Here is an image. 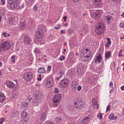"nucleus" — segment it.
I'll list each match as a JSON object with an SVG mask.
<instances>
[{"instance_id":"f257e3e1","label":"nucleus","mask_w":124,"mask_h":124,"mask_svg":"<svg viewBox=\"0 0 124 124\" xmlns=\"http://www.w3.org/2000/svg\"><path fill=\"white\" fill-rule=\"evenodd\" d=\"M85 51L88 52H84L85 49H82L81 54L82 60L84 62H87L90 59L92 56H91V50L89 49L86 48Z\"/></svg>"},{"instance_id":"f03ea898","label":"nucleus","mask_w":124,"mask_h":124,"mask_svg":"<svg viewBox=\"0 0 124 124\" xmlns=\"http://www.w3.org/2000/svg\"><path fill=\"white\" fill-rule=\"evenodd\" d=\"M10 44L9 42L5 41L1 43L0 46V50L1 51L5 52L8 50L10 47Z\"/></svg>"},{"instance_id":"7ed1b4c3","label":"nucleus","mask_w":124,"mask_h":124,"mask_svg":"<svg viewBox=\"0 0 124 124\" xmlns=\"http://www.w3.org/2000/svg\"><path fill=\"white\" fill-rule=\"evenodd\" d=\"M105 29L104 25L101 23H99L95 29V31L98 35H99L102 33Z\"/></svg>"},{"instance_id":"20e7f679","label":"nucleus","mask_w":124,"mask_h":124,"mask_svg":"<svg viewBox=\"0 0 124 124\" xmlns=\"http://www.w3.org/2000/svg\"><path fill=\"white\" fill-rule=\"evenodd\" d=\"M61 99V94L55 95L53 99V105L54 106L59 105Z\"/></svg>"},{"instance_id":"39448f33","label":"nucleus","mask_w":124,"mask_h":124,"mask_svg":"<svg viewBox=\"0 0 124 124\" xmlns=\"http://www.w3.org/2000/svg\"><path fill=\"white\" fill-rule=\"evenodd\" d=\"M33 77V74L31 72H27L23 76V78L26 81L31 80Z\"/></svg>"},{"instance_id":"423d86ee","label":"nucleus","mask_w":124,"mask_h":124,"mask_svg":"<svg viewBox=\"0 0 124 124\" xmlns=\"http://www.w3.org/2000/svg\"><path fill=\"white\" fill-rule=\"evenodd\" d=\"M95 11L94 10L91 11H90V13L92 17L96 19L100 17L101 13L99 11L95 12Z\"/></svg>"},{"instance_id":"0eeeda50","label":"nucleus","mask_w":124,"mask_h":124,"mask_svg":"<svg viewBox=\"0 0 124 124\" xmlns=\"http://www.w3.org/2000/svg\"><path fill=\"white\" fill-rule=\"evenodd\" d=\"M6 85L8 87L10 88H15V89L17 85V83L16 82H15V83H14L10 81H7L6 83Z\"/></svg>"},{"instance_id":"6e6552de","label":"nucleus","mask_w":124,"mask_h":124,"mask_svg":"<svg viewBox=\"0 0 124 124\" xmlns=\"http://www.w3.org/2000/svg\"><path fill=\"white\" fill-rule=\"evenodd\" d=\"M28 100L30 102L33 103L34 105H36L38 103L39 101H38L37 98L34 96L33 94V96L31 98H28Z\"/></svg>"},{"instance_id":"1a4fd4ad","label":"nucleus","mask_w":124,"mask_h":124,"mask_svg":"<svg viewBox=\"0 0 124 124\" xmlns=\"http://www.w3.org/2000/svg\"><path fill=\"white\" fill-rule=\"evenodd\" d=\"M33 94L37 98L38 101H42L43 98V95L41 92L38 91L36 92V94L34 93Z\"/></svg>"},{"instance_id":"9d476101","label":"nucleus","mask_w":124,"mask_h":124,"mask_svg":"<svg viewBox=\"0 0 124 124\" xmlns=\"http://www.w3.org/2000/svg\"><path fill=\"white\" fill-rule=\"evenodd\" d=\"M68 84V80L66 79L62 80L61 82L60 86L62 88L67 87Z\"/></svg>"},{"instance_id":"9b49d317","label":"nucleus","mask_w":124,"mask_h":124,"mask_svg":"<svg viewBox=\"0 0 124 124\" xmlns=\"http://www.w3.org/2000/svg\"><path fill=\"white\" fill-rule=\"evenodd\" d=\"M102 57L101 54H99L95 56L93 60L94 62L96 63H100L101 61Z\"/></svg>"},{"instance_id":"f8f14e48","label":"nucleus","mask_w":124,"mask_h":124,"mask_svg":"<svg viewBox=\"0 0 124 124\" xmlns=\"http://www.w3.org/2000/svg\"><path fill=\"white\" fill-rule=\"evenodd\" d=\"M22 118L23 119L22 121L27 122L29 119L28 114L24 111L22 112L21 114Z\"/></svg>"},{"instance_id":"ddd939ff","label":"nucleus","mask_w":124,"mask_h":124,"mask_svg":"<svg viewBox=\"0 0 124 124\" xmlns=\"http://www.w3.org/2000/svg\"><path fill=\"white\" fill-rule=\"evenodd\" d=\"M23 41L24 43L29 44H30L31 41L30 37L28 35H23Z\"/></svg>"},{"instance_id":"4468645a","label":"nucleus","mask_w":124,"mask_h":124,"mask_svg":"<svg viewBox=\"0 0 124 124\" xmlns=\"http://www.w3.org/2000/svg\"><path fill=\"white\" fill-rule=\"evenodd\" d=\"M43 37L36 36V40L37 44L39 45L44 43V41L43 40Z\"/></svg>"},{"instance_id":"2eb2a0df","label":"nucleus","mask_w":124,"mask_h":124,"mask_svg":"<svg viewBox=\"0 0 124 124\" xmlns=\"http://www.w3.org/2000/svg\"><path fill=\"white\" fill-rule=\"evenodd\" d=\"M74 104L75 107L78 109H80L83 107V105L82 103L78 101L77 102H74Z\"/></svg>"},{"instance_id":"dca6fc26","label":"nucleus","mask_w":124,"mask_h":124,"mask_svg":"<svg viewBox=\"0 0 124 124\" xmlns=\"http://www.w3.org/2000/svg\"><path fill=\"white\" fill-rule=\"evenodd\" d=\"M43 31L41 29H38L36 31V36H43Z\"/></svg>"},{"instance_id":"f3484780","label":"nucleus","mask_w":124,"mask_h":124,"mask_svg":"<svg viewBox=\"0 0 124 124\" xmlns=\"http://www.w3.org/2000/svg\"><path fill=\"white\" fill-rule=\"evenodd\" d=\"M5 99V97L4 94L0 92V102H3Z\"/></svg>"},{"instance_id":"a211bd4d","label":"nucleus","mask_w":124,"mask_h":124,"mask_svg":"<svg viewBox=\"0 0 124 124\" xmlns=\"http://www.w3.org/2000/svg\"><path fill=\"white\" fill-rule=\"evenodd\" d=\"M111 56V54L110 51H107L105 53V58H109Z\"/></svg>"},{"instance_id":"6ab92c4d","label":"nucleus","mask_w":124,"mask_h":124,"mask_svg":"<svg viewBox=\"0 0 124 124\" xmlns=\"http://www.w3.org/2000/svg\"><path fill=\"white\" fill-rule=\"evenodd\" d=\"M28 103L27 101L23 102L21 103L22 107L24 109H26L28 107Z\"/></svg>"},{"instance_id":"aec40b11","label":"nucleus","mask_w":124,"mask_h":124,"mask_svg":"<svg viewBox=\"0 0 124 124\" xmlns=\"http://www.w3.org/2000/svg\"><path fill=\"white\" fill-rule=\"evenodd\" d=\"M89 118L88 117H86L85 118L83 119L81 121V124H87L88 123Z\"/></svg>"},{"instance_id":"412c9836","label":"nucleus","mask_w":124,"mask_h":124,"mask_svg":"<svg viewBox=\"0 0 124 124\" xmlns=\"http://www.w3.org/2000/svg\"><path fill=\"white\" fill-rule=\"evenodd\" d=\"M52 79L50 78H49L46 81V84L47 85H49L50 86L49 87H51L52 86Z\"/></svg>"},{"instance_id":"4be33fe9","label":"nucleus","mask_w":124,"mask_h":124,"mask_svg":"<svg viewBox=\"0 0 124 124\" xmlns=\"http://www.w3.org/2000/svg\"><path fill=\"white\" fill-rule=\"evenodd\" d=\"M38 72L39 73H43L46 72V71L44 68L41 67L39 69Z\"/></svg>"},{"instance_id":"5701e85b","label":"nucleus","mask_w":124,"mask_h":124,"mask_svg":"<svg viewBox=\"0 0 124 124\" xmlns=\"http://www.w3.org/2000/svg\"><path fill=\"white\" fill-rule=\"evenodd\" d=\"M14 8H15L18 9V7L20 4V3L18 2L17 1H15L14 2ZM13 7H14V6Z\"/></svg>"},{"instance_id":"b1692460","label":"nucleus","mask_w":124,"mask_h":124,"mask_svg":"<svg viewBox=\"0 0 124 124\" xmlns=\"http://www.w3.org/2000/svg\"><path fill=\"white\" fill-rule=\"evenodd\" d=\"M93 1L94 4L98 6L101 4L100 0H93Z\"/></svg>"},{"instance_id":"393cba45","label":"nucleus","mask_w":124,"mask_h":124,"mask_svg":"<svg viewBox=\"0 0 124 124\" xmlns=\"http://www.w3.org/2000/svg\"><path fill=\"white\" fill-rule=\"evenodd\" d=\"M8 3L9 4V5L10 6V8L12 9L15 8H14L13 7L14 6V2H13L12 1H10L9 0L8 1Z\"/></svg>"},{"instance_id":"a878e982","label":"nucleus","mask_w":124,"mask_h":124,"mask_svg":"<svg viewBox=\"0 0 124 124\" xmlns=\"http://www.w3.org/2000/svg\"><path fill=\"white\" fill-rule=\"evenodd\" d=\"M113 19V17L110 16H107L105 18V19L107 21V23L110 20Z\"/></svg>"},{"instance_id":"bb28decb","label":"nucleus","mask_w":124,"mask_h":124,"mask_svg":"<svg viewBox=\"0 0 124 124\" xmlns=\"http://www.w3.org/2000/svg\"><path fill=\"white\" fill-rule=\"evenodd\" d=\"M109 118L111 119L115 120L117 119V116H116L115 117H114V114H110L109 115Z\"/></svg>"},{"instance_id":"cd10ccee","label":"nucleus","mask_w":124,"mask_h":124,"mask_svg":"<svg viewBox=\"0 0 124 124\" xmlns=\"http://www.w3.org/2000/svg\"><path fill=\"white\" fill-rule=\"evenodd\" d=\"M46 116L45 115H41L40 116V119L42 121H44L46 119Z\"/></svg>"},{"instance_id":"c85d7f7f","label":"nucleus","mask_w":124,"mask_h":124,"mask_svg":"<svg viewBox=\"0 0 124 124\" xmlns=\"http://www.w3.org/2000/svg\"><path fill=\"white\" fill-rule=\"evenodd\" d=\"M78 84L77 83L76 81H74L72 82L71 84V86L75 88V89L76 87Z\"/></svg>"},{"instance_id":"c756f323","label":"nucleus","mask_w":124,"mask_h":124,"mask_svg":"<svg viewBox=\"0 0 124 124\" xmlns=\"http://www.w3.org/2000/svg\"><path fill=\"white\" fill-rule=\"evenodd\" d=\"M62 119L61 117H56L55 118V120L56 122L57 123H59L60 121Z\"/></svg>"},{"instance_id":"7c9ffc66","label":"nucleus","mask_w":124,"mask_h":124,"mask_svg":"<svg viewBox=\"0 0 124 124\" xmlns=\"http://www.w3.org/2000/svg\"><path fill=\"white\" fill-rule=\"evenodd\" d=\"M34 51L35 53H37L38 54H39L40 53V50L38 48H36L34 49Z\"/></svg>"},{"instance_id":"2f4dec72","label":"nucleus","mask_w":124,"mask_h":124,"mask_svg":"<svg viewBox=\"0 0 124 124\" xmlns=\"http://www.w3.org/2000/svg\"><path fill=\"white\" fill-rule=\"evenodd\" d=\"M119 102L117 101H116L114 103L113 105V107L116 108L117 106V104H118Z\"/></svg>"},{"instance_id":"473e14b6","label":"nucleus","mask_w":124,"mask_h":124,"mask_svg":"<svg viewBox=\"0 0 124 124\" xmlns=\"http://www.w3.org/2000/svg\"><path fill=\"white\" fill-rule=\"evenodd\" d=\"M92 103L93 105H97L98 106V104H97L98 102L97 100L95 99H93L92 101Z\"/></svg>"},{"instance_id":"72a5a7b5","label":"nucleus","mask_w":124,"mask_h":124,"mask_svg":"<svg viewBox=\"0 0 124 124\" xmlns=\"http://www.w3.org/2000/svg\"><path fill=\"white\" fill-rule=\"evenodd\" d=\"M24 6V4H23L22 5L20 4L18 7V9H21L23 8Z\"/></svg>"},{"instance_id":"f704fd0d","label":"nucleus","mask_w":124,"mask_h":124,"mask_svg":"<svg viewBox=\"0 0 124 124\" xmlns=\"http://www.w3.org/2000/svg\"><path fill=\"white\" fill-rule=\"evenodd\" d=\"M2 35H4L5 37H6L8 36H10L9 34H8L6 32H4L2 33Z\"/></svg>"},{"instance_id":"c9c22d12","label":"nucleus","mask_w":124,"mask_h":124,"mask_svg":"<svg viewBox=\"0 0 124 124\" xmlns=\"http://www.w3.org/2000/svg\"><path fill=\"white\" fill-rule=\"evenodd\" d=\"M73 32V30L71 29H69L68 30V33L69 34H71Z\"/></svg>"},{"instance_id":"e433bc0d","label":"nucleus","mask_w":124,"mask_h":124,"mask_svg":"<svg viewBox=\"0 0 124 124\" xmlns=\"http://www.w3.org/2000/svg\"><path fill=\"white\" fill-rule=\"evenodd\" d=\"M110 105H108L107 107L106 112H108L110 110Z\"/></svg>"},{"instance_id":"4c0bfd02","label":"nucleus","mask_w":124,"mask_h":124,"mask_svg":"<svg viewBox=\"0 0 124 124\" xmlns=\"http://www.w3.org/2000/svg\"><path fill=\"white\" fill-rule=\"evenodd\" d=\"M59 92L58 89L57 88H55L54 89V92L56 93H58Z\"/></svg>"},{"instance_id":"58836bf2","label":"nucleus","mask_w":124,"mask_h":124,"mask_svg":"<svg viewBox=\"0 0 124 124\" xmlns=\"http://www.w3.org/2000/svg\"><path fill=\"white\" fill-rule=\"evenodd\" d=\"M82 88V87L80 85L78 86L77 87V90L79 91H80L81 90Z\"/></svg>"},{"instance_id":"ea45409f","label":"nucleus","mask_w":124,"mask_h":124,"mask_svg":"<svg viewBox=\"0 0 124 124\" xmlns=\"http://www.w3.org/2000/svg\"><path fill=\"white\" fill-rule=\"evenodd\" d=\"M38 6L36 5H35L34 6L33 8L34 11H36L38 9Z\"/></svg>"},{"instance_id":"a19ab883","label":"nucleus","mask_w":124,"mask_h":124,"mask_svg":"<svg viewBox=\"0 0 124 124\" xmlns=\"http://www.w3.org/2000/svg\"><path fill=\"white\" fill-rule=\"evenodd\" d=\"M97 116L98 117H99L100 118H102V114L101 113H99V115H98Z\"/></svg>"},{"instance_id":"79ce46f5","label":"nucleus","mask_w":124,"mask_h":124,"mask_svg":"<svg viewBox=\"0 0 124 124\" xmlns=\"http://www.w3.org/2000/svg\"><path fill=\"white\" fill-rule=\"evenodd\" d=\"M77 71L79 73H80L81 72V68H80V67H79L78 68H77Z\"/></svg>"},{"instance_id":"37998d69","label":"nucleus","mask_w":124,"mask_h":124,"mask_svg":"<svg viewBox=\"0 0 124 124\" xmlns=\"http://www.w3.org/2000/svg\"><path fill=\"white\" fill-rule=\"evenodd\" d=\"M51 69V66H48L47 67V70L49 71H50Z\"/></svg>"},{"instance_id":"c03bdc74","label":"nucleus","mask_w":124,"mask_h":124,"mask_svg":"<svg viewBox=\"0 0 124 124\" xmlns=\"http://www.w3.org/2000/svg\"><path fill=\"white\" fill-rule=\"evenodd\" d=\"M109 85L110 87H112L113 86V83L112 82H110L109 83Z\"/></svg>"},{"instance_id":"a18cd8bd","label":"nucleus","mask_w":124,"mask_h":124,"mask_svg":"<svg viewBox=\"0 0 124 124\" xmlns=\"http://www.w3.org/2000/svg\"><path fill=\"white\" fill-rule=\"evenodd\" d=\"M67 18V17L66 16H64V17H63V19H64V22H65L66 21Z\"/></svg>"},{"instance_id":"49530a36","label":"nucleus","mask_w":124,"mask_h":124,"mask_svg":"<svg viewBox=\"0 0 124 124\" xmlns=\"http://www.w3.org/2000/svg\"><path fill=\"white\" fill-rule=\"evenodd\" d=\"M124 24L123 23H121L120 24V26L121 27H123L124 26Z\"/></svg>"},{"instance_id":"de8ad7c7","label":"nucleus","mask_w":124,"mask_h":124,"mask_svg":"<svg viewBox=\"0 0 124 124\" xmlns=\"http://www.w3.org/2000/svg\"><path fill=\"white\" fill-rule=\"evenodd\" d=\"M121 89L122 91L124 90V85H123L121 87Z\"/></svg>"},{"instance_id":"09e8293b","label":"nucleus","mask_w":124,"mask_h":124,"mask_svg":"<svg viewBox=\"0 0 124 124\" xmlns=\"http://www.w3.org/2000/svg\"><path fill=\"white\" fill-rule=\"evenodd\" d=\"M46 124H54V123L52 122H50L46 123Z\"/></svg>"},{"instance_id":"8fccbe9b","label":"nucleus","mask_w":124,"mask_h":124,"mask_svg":"<svg viewBox=\"0 0 124 124\" xmlns=\"http://www.w3.org/2000/svg\"><path fill=\"white\" fill-rule=\"evenodd\" d=\"M1 3L2 4H4L5 3V1L4 0H1Z\"/></svg>"},{"instance_id":"3c124183","label":"nucleus","mask_w":124,"mask_h":124,"mask_svg":"<svg viewBox=\"0 0 124 124\" xmlns=\"http://www.w3.org/2000/svg\"><path fill=\"white\" fill-rule=\"evenodd\" d=\"M79 0H71L72 1L75 2H78Z\"/></svg>"},{"instance_id":"603ef678","label":"nucleus","mask_w":124,"mask_h":124,"mask_svg":"<svg viewBox=\"0 0 124 124\" xmlns=\"http://www.w3.org/2000/svg\"><path fill=\"white\" fill-rule=\"evenodd\" d=\"M54 28L55 29H59V27H56L55 26V27H54Z\"/></svg>"},{"instance_id":"864d4df0","label":"nucleus","mask_w":124,"mask_h":124,"mask_svg":"<svg viewBox=\"0 0 124 124\" xmlns=\"http://www.w3.org/2000/svg\"><path fill=\"white\" fill-rule=\"evenodd\" d=\"M37 80L39 81H40L41 80V77H39L37 78Z\"/></svg>"},{"instance_id":"5fc2aeb1","label":"nucleus","mask_w":124,"mask_h":124,"mask_svg":"<svg viewBox=\"0 0 124 124\" xmlns=\"http://www.w3.org/2000/svg\"><path fill=\"white\" fill-rule=\"evenodd\" d=\"M60 31L61 32V33L62 34L63 33L65 32L63 31L62 30H61Z\"/></svg>"},{"instance_id":"6e6d98bb","label":"nucleus","mask_w":124,"mask_h":124,"mask_svg":"<svg viewBox=\"0 0 124 124\" xmlns=\"http://www.w3.org/2000/svg\"><path fill=\"white\" fill-rule=\"evenodd\" d=\"M62 58L63 60H65V57L64 56H62Z\"/></svg>"},{"instance_id":"4d7b16f0","label":"nucleus","mask_w":124,"mask_h":124,"mask_svg":"<svg viewBox=\"0 0 124 124\" xmlns=\"http://www.w3.org/2000/svg\"><path fill=\"white\" fill-rule=\"evenodd\" d=\"M111 43V42L110 41H108V43H107V44H108V45H109V44H110Z\"/></svg>"},{"instance_id":"13d9d810","label":"nucleus","mask_w":124,"mask_h":124,"mask_svg":"<svg viewBox=\"0 0 124 124\" xmlns=\"http://www.w3.org/2000/svg\"><path fill=\"white\" fill-rule=\"evenodd\" d=\"M15 57L14 56H13L11 57V59L12 60L14 59H15Z\"/></svg>"},{"instance_id":"bf43d9fd","label":"nucleus","mask_w":124,"mask_h":124,"mask_svg":"<svg viewBox=\"0 0 124 124\" xmlns=\"http://www.w3.org/2000/svg\"><path fill=\"white\" fill-rule=\"evenodd\" d=\"M63 50H64V51L63 52V54H65V52L66 51V49H64Z\"/></svg>"},{"instance_id":"052dcab7","label":"nucleus","mask_w":124,"mask_h":124,"mask_svg":"<svg viewBox=\"0 0 124 124\" xmlns=\"http://www.w3.org/2000/svg\"><path fill=\"white\" fill-rule=\"evenodd\" d=\"M114 92L113 90H111L110 91V93H112Z\"/></svg>"},{"instance_id":"680f3d73","label":"nucleus","mask_w":124,"mask_h":124,"mask_svg":"<svg viewBox=\"0 0 124 124\" xmlns=\"http://www.w3.org/2000/svg\"><path fill=\"white\" fill-rule=\"evenodd\" d=\"M60 74H63V72L61 70V71H60Z\"/></svg>"},{"instance_id":"e2e57ef3","label":"nucleus","mask_w":124,"mask_h":124,"mask_svg":"<svg viewBox=\"0 0 124 124\" xmlns=\"http://www.w3.org/2000/svg\"><path fill=\"white\" fill-rule=\"evenodd\" d=\"M0 120L1 121L0 122V124L1 123H3V122L2 120L1 119H0Z\"/></svg>"},{"instance_id":"0e129e2a","label":"nucleus","mask_w":124,"mask_h":124,"mask_svg":"<svg viewBox=\"0 0 124 124\" xmlns=\"http://www.w3.org/2000/svg\"><path fill=\"white\" fill-rule=\"evenodd\" d=\"M107 40H108V41H109L110 40V38H107Z\"/></svg>"},{"instance_id":"69168bd1","label":"nucleus","mask_w":124,"mask_h":124,"mask_svg":"<svg viewBox=\"0 0 124 124\" xmlns=\"http://www.w3.org/2000/svg\"><path fill=\"white\" fill-rule=\"evenodd\" d=\"M123 55L122 54H120V53H119V57H121Z\"/></svg>"},{"instance_id":"338daca9","label":"nucleus","mask_w":124,"mask_h":124,"mask_svg":"<svg viewBox=\"0 0 124 124\" xmlns=\"http://www.w3.org/2000/svg\"><path fill=\"white\" fill-rule=\"evenodd\" d=\"M124 18V13L121 15Z\"/></svg>"},{"instance_id":"774afa93","label":"nucleus","mask_w":124,"mask_h":124,"mask_svg":"<svg viewBox=\"0 0 124 124\" xmlns=\"http://www.w3.org/2000/svg\"><path fill=\"white\" fill-rule=\"evenodd\" d=\"M13 60L12 61V62H15V59H13Z\"/></svg>"}]
</instances>
